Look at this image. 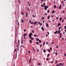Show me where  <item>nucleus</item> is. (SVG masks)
I'll list each match as a JSON object with an SVG mask.
<instances>
[{
	"instance_id": "nucleus-43",
	"label": "nucleus",
	"mask_w": 66,
	"mask_h": 66,
	"mask_svg": "<svg viewBox=\"0 0 66 66\" xmlns=\"http://www.w3.org/2000/svg\"><path fill=\"white\" fill-rule=\"evenodd\" d=\"M55 54L56 55H57V52H56L55 53Z\"/></svg>"
},
{
	"instance_id": "nucleus-57",
	"label": "nucleus",
	"mask_w": 66,
	"mask_h": 66,
	"mask_svg": "<svg viewBox=\"0 0 66 66\" xmlns=\"http://www.w3.org/2000/svg\"><path fill=\"white\" fill-rule=\"evenodd\" d=\"M39 25H40V22H39Z\"/></svg>"
},
{
	"instance_id": "nucleus-47",
	"label": "nucleus",
	"mask_w": 66,
	"mask_h": 66,
	"mask_svg": "<svg viewBox=\"0 0 66 66\" xmlns=\"http://www.w3.org/2000/svg\"><path fill=\"white\" fill-rule=\"evenodd\" d=\"M43 5H44V6H45V5H46V4L45 3H44L43 4Z\"/></svg>"
},
{
	"instance_id": "nucleus-39",
	"label": "nucleus",
	"mask_w": 66,
	"mask_h": 66,
	"mask_svg": "<svg viewBox=\"0 0 66 66\" xmlns=\"http://www.w3.org/2000/svg\"><path fill=\"white\" fill-rule=\"evenodd\" d=\"M47 12L48 13H49V10H47Z\"/></svg>"
},
{
	"instance_id": "nucleus-26",
	"label": "nucleus",
	"mask_w": 66,
	"mask_h": 66,
	"mask_svg": "<svg viewBox=\"0 0 66 66\" xmlns=\"http://www.w3.org/2000/svg\"><path fill=\"white\" fill-rule=\"evenodd\" d=\"M30 38V39H32V40H33V39H34L33 38L31 37Z\"/></svg>"
},
{
	"instance_id": "nucleus-53",
	"label": "nucleus",
	"mask_w": 66,
	"mask_h": 66,
	"mask_svg": "<svg viewBox=\"0 0 66 66\" xmlns=\"http://www.w3.org/2000/svg\"><path fill=\"white\" fill-rule=\"evenodd\" d=\"M48 21H49V22H51V23H52V22H51L50 21V20H48Z\"/></svg>"
},
{
	"instance_id": "nucleus-49",
	"label": "nucleus",
	"mask_w": 66,
	"mask_h": 66,
	"mask_svg": "<svg viewBox=\"0 0 66 66\" xmlns=\"http://www.w3.org/2000/svg\"><path fill=\"white\" fill-rule=\"evenodd\" d=\"M64 56H66V53H65L64 54Z\"/></svg>"
},
{
	"instance_id": "nucleus-21",
	"label": "nucleus",
	"mask_w": 66,
	"mask_h": 66,
	"mask_svg": "<svg viewBox=\"0 0 66 66\" xmlns=\"http://www.w3.org/2000/svg\"><path fill=\"white\" fill-rule=\"evenodd\" d=\"M32 33H34V30H32Z\"/></svg>"
},
{
	"instance_id": "nucleus-30",
	"label": "nucleus",
	"mask_w": 66,
	"mask_h": 66,
	"mask_svg": "<svg viewBox=\"0 0 66 66\" xmlns=\"http://www.w3.org/2000/svg\"><path fill=\"white\" fill-rule=\"evenodd\" d=\"M30 23H31V24H34V22H31Z\"/></svg>"
},
{
	"instance_id": "nucleus-10",
	"label": "nucleus",
	"mask_w": 66,
	"mask_h": 66,
	"mask_svg": "<svg viewBox=\"0 0 66 66\" xmlns=\"http://www.w3.org/2000/svg\"><path fill=\"white\" fill-rule=\"evenodd\" d=\"M43 52H44L45 53H46V50L44 49L43 50Z\"/></svg>"
},
{
	"instance_id": "nucleus-15",
	"label": "nucleus",
	"mask_w": 66,
	"mask_h": 66,
	"mask_svg": "<svg viewBox=\"0 0 66 66\" xmlns=\"http://www.w3.org/2000/svg\"><path fill=\"white\" fill-rule=\"evenodd\" d=\"M55 13V11H53L52 12V14H53V13Z\"/></svg>"
},
{
	"instance_id": "nucleus-54",
	"label": "nucleus",
	"mask_w": 66,
	"mask_h": 66,
	"mask_svg": "<svg viewBox=\"0 0 66 66\" xmlns=\"http://www.w3.org/2000/svg\"><path fill=\"white\" fill-rule=\"evenodd\" d=\"M40 26H41L42 25V23H40Z\"/></svg>"
},
{
	"instance_id": "nucleus-24",
	"label": "nucleus",
	"mask_w": 66,
	"mask_h": 66,
	"mask_svg": "<svg viewBox=\"0 0 66 66\" xmlns=\"http://www.w3.org/2000/svg\"><path fill=\"white\" fill-rule=\"evenodd\" d=\"M29 35H30L31 36V35H33V34H32V33H30V34H29Z\"/></svg>"
},
{
	"instance_id": "nucleus-3",
	"label": "nucleus",
	"mask_w": 66,
	"mask_h": 66,
	"mask_svg": "<svg viewBox=\"0 0 66 66\" xmlns=\"http://www.w3.org/2000/svg\"><path fill=\"white\" fill-rule=\"evenodd\" d=\"M23 36L24 37H25V36H27V35L26 34H24L23 35Z\"/></svg>"
},
{
	"instance_id": "nucleus-11",
	"label": "nucleus",
	"mask_w": 66,
	"mask_h": 66,
	"mask_svg": "<svg viewBox=\"0 0 66 66\" xmlns=\"http://www.w3.org/2000/svg\"><path fill=\"white\" fill-rule=\"evenodd\" d=\"M39 43H42V41H41V40H39Z\"/></svg>"
},
{
	"instance_id": "nucleus-46",
	"label": "nucleus",
	"mask_w": 66,
	"mask_h": 66,
	"mask_svg": "<svg viewBox=\"0 0 66 66\" xmlns=\"http://www.w3.org/2000/svg\"><path fill=\"white\" fill-rule=\"evenodd\" d=\"M24 38H25V41H26V37H24Z\"/></svg>"
},
{
	"instance_id": "nucleus-4",
	"label": "nucleus",
	"mask_w": 66,
	"mask_h": 66,
	"mask_svg": "<svg viewBox=\"0 0 66 66\" xmlns=\"http://www.w3.org/2000/svg\"><path fill=\"white\" fill-rule=\"evenodd\" d=\"M59 9H61V8H62V5H60V6L59 7Z\"/></svg>"
},
{
	"instance_id": "nucleus-25",
	"label": "nucleus",
	"mask_w": 66,
	"mask_h": 66,
	"mask_svg": "<svg viewBox=\"0 0 66 66\" xmlns=\"http://www.w3.org/2000/svg\"><path fill=\"white\" fill-rule=\"evenodd\" d=\"M60 35V36H62V34H61V33H60V34H59Z\"/></svg>"
},
{
	"instance_id": "nucleus-18",
	"label": "nucleus",
	"mask_w": 66,
	"mask_h": 66,
	"mask_svg": "<svg viewBox=\"0 0 66 66\" xmlns=\"http://www.w3.org/2000/svg\"><path fill=\"white\" fill-rule=\"evenodd\" d=\"M34 36H35V37H36V36H37V37H38L37 35H34Z\"/></svg>"
},
{
	"instance_id": "nucleus-32",
	"label": "nucleus",
	"mask_w": 66,
	"mask_h": 66,
	"mask_svg": "<svg viewBox=\"0 0 66 66\" xmlns=\"http://www.w3.org/2000/svg\"><path fill=\"white\" fill-rule=\"evenodd\" d=\"M60 29H61L60 27H59L58 28V30H59H59H60Z\"/></svg>"
},
{
	"instance_id": "nucleus-29",
	"label": "nucleus",
	"mask_w": 66,
	"mask_h": 66,
	"mask_svg": "<svg viewBox=\"0 0 66 66\" xmlns=\"http://www.w3.org/2000/svg\"><path fill=\"white\" fill-rule=\"evenodd\" d=\"M42 20H43L44 19V17L42 18Z\"/></svg>"
},
{
	"instance_id": "nucleus-17",
	"label": "nucleus",
	"mask_w": 66,
	"mask_h": 66,
	"mask_svg": "<svg viewBox=\"0 0 66 66\" xmlns=\"http://www.w3.org/2000/svg\"><path fill=\"white\" fill-rule=\"evenodd\" d=\"M30 44H32V40H30Z\"/></svg>"
},
{
	"instance_id": "nucleus-16",
	"label": "nucleus",
	"mask_w": 66,
	"mask_h": 66,
	"mask_svg": "<svg viewBox=\"0 0 66 66\" xmlns=\"http://www.w3.org/2000/svg\"><path fill=\"white\" fill-rule=\"evenodd\" d=\"M54 8H56V6L55 5H54Z\"/></svg>"
},
{
	"instance_id": "nucleus-27",
	"label": "nucleus",
	"mask_w": 66,
	"mask_h": 66,
	"mask_svg": "<svg viewBox=\"0 0 66 66\" xmlns=\"http://www.w3.org/2000/svg\"><path fill=\"white\" fill-rule=\"evenodd\" d=\"M45 45V42H44L43 43V45L44 46Z\"/></svg>"
},
{
	"instance_id": "nucleus-33",
	"label": "nucleus",
	"mask_w": 66,
	"mask_h": 66,
	"mask_svg": "<svg viewBox=\"0 0 66 66\" xmlns=\"http://www.w3.org/2000/svg\"><path fill=\"white\" fill-rule=\"evenodd\" d=\"M46 60H47V61H48L49 60V58H47L46 59Z\"/></svg>"
},
{
	"instance_id": "nucleus-8",
	"label": "nucleus",
	"mask_w": 66,
	"mask_h": 66,
	"mask_svg": "<svg viewBox=\"0 0 66 66\" xmlns=\"http://www.w3.org/2000/svg\"><path fill=\"white\" fill-rule=\"evenodd\" d=\"M31 58H30L29 60V63H31Z\"/></svg>"
},
{
	"instance_id": "nucleus-41",
	"label": "nucleus",
	"mask_w": 66,
	"mask_h": 66,
	"mask_svg": "<svg viewBox=\"0 0 66 66\" xmlns=\"http://www.w3.org/2000/svg\"><path fill=\"white\" fill-rule=\"evenodd\" d=\"M41 6L42 7H44V5H41Z\"/></svg>"
},
{
	"instance_id": "nucleus-52",
	"label": "nucleus",
	"mask_w": 66,
	"mask_h": 66,
	"mask_svg": "<svg viewBox=\"0 0 66 66\" xmlns=\"http://www.w3.org/2000/svg\"><path fill=\"white\" fill-rule=\"evenodd\" d=\"M26 29H24V32H26Z\"/></svg>"
},
{
	"instance_id": "nucleus-19",
	"label": "nucleus",
	"mask_w": 66,
	"mask_h": 66,
	"mask_svg": "<svg viewBox=\"0 0 66 66\" xmlns=\"http://www.w3.org/2000/svg\"><path fill=\"white\" fill-rule=\"evenodd\" d=\"M21 14L22 15H24L23 13L22 12L21 13Z\"/></svg>"
},
{
	"instance_id": "nucleus-6",
	"label": "nucleus",
	"mask_w": 66,
	"mask_h": 66,
	"mask_svg": "<svg viewBox=\"0 0 66 66\" xmlns=\"http://www.w3.org/2000/svg\"><path fill=\"white\" fill-rule=\"evenodd\" d=\"M41 29H42V30L43 31H44V28H43V27H42Z\"/></svg>"
},
{
	"instance_id": "nucleus-56",
	"label": "nucleus",
	"mask_w": 66,
	"mask_h": 66,
	"mask_svg": "<svg viewBox=\"0 0 66 66\" xmlns=\"http://www.w3.org/2000/svg\"><path fill=\"white\" fill-rule=\"evenodd\" d=\"M62 4H63V3H64V2H63V1H62Z\"/></svg>"
},
{
	"instance_id": "nucleus-55",
	"label": "nucleus",
	"mask_w": 66,
	"mask_h": 66,
	"mask_svg": "<svg viewBox=\"0 0 66 66\" xmlns=\"http://www.w3.org/2000/svg\"><path fill=\"white\" fill-rule=\"evenodd\" d=\"M53 62H54V61H51V63H53Z\"/></svg>"
},
{
	"instance_id": "nucleus-38",
	"label": "nucleus",
	"mask_w": 66,
	"mask_h": 66,
	"mask_svg": "<svg viewBox=\"0 0 66 66\" xmlns=\"http://www.w3.org/2000/svg\"><path fill=\"white\" fill-rule=\"evenodd\" d=\"M62 22H64V19H62Z\"/></svg>"
},
{
	"instance_id": "nucleus-2",
	"label": "nucleus",
	"mask_w": 66,
	"mask_h": 66,
	"mask_svg": "<svg viewBox=\"0 0 66 66\" xmlns=\"http://www.w3.org/2000/svg\"><path fill=\"white\" fill-rule=\"evenodd\" d=\"M61 24L60 23H58L57 24V26H58V27H59L60 26H61Z\"/></svg>"
},
{
	"instance_id": "nucleus-62",
	"label": "nucleus",
	"mask_w": 66,
	"mask_h": 66,
	"mask_svg": "<svg viewBox=\"0 0 66 66\" xmlns=\"http://www.w3.org/2000/svg\"><path fill=\"white\" fill-rule=\"evenodd\" d=\"M21 43L22 44H23V43L22 42H22H21Z\"/></svg>"
},
{
	"instance_id": "nucleus-13",
	"label": "nucleus",
	"mask_w": 66,
	"mask_h": 66,
	"mask_svg": "<svg viewBox=\"0 0 66 66\" xmlns=\"http://www.w3.org/2000/svg\"><path fill=\"white\" fill-rule=\"evenodd\" d=\"M62 18H60L59 19V20H60V21H61V20H62Z\"/></svg>"
},
{
	"instance_id": "nucleus-48",
	"label": "nucleus",
	"mask_w": 66,
	"mask_h": 66,
	"mask_svg": "<svg viewBox=\"0 0 66 66\" xmlns=\"http://www.w3.org/2000/svg\"><path fill=\"white\" fill-rule=\"evenodd\" d=\"M56 66H60V65H59L57 64L56 65Z\"/></svg>"
},
{
	"instance_id": "nucleus-20",
	"label": "nucleus",
	"mask_w": 66,
	"mask_h": 66,
	"mask_svg": "<svg viewBox=\"0 0 66 66\" xmlns=\"http://www.w3.org/2000/svg\"><path fill=\"white\" fill-rule=\"evenodd\" d=\"M27 16H28V13H27L26 14V17H27Z\"/></svg>"
},
{
	"instance_id": "nucleus-35",
	"label": "nucleus",
	"mask_w": 66,
	"mask_h": 66,
	"mask_svg": "<svg viewBox=\"0 0 66 66\" xmlns=\"http://www.w3.org/2000/svg\"><path fill=\"white\" fill-rule=\"evenodd\" d=\"M47 51H49V52H50V51L49 50H48Z\"/></svg>"
},
{
	"instance_id": "nucleus-60",
	"label": "nucleus",
	"mask_w": 66,
	"mask_h": 66,
	"mask_svg": "<svg viewBox=\"0 0 66 66\" xmlns=\"http://www.w3.org/2000/svg\"><path fill=\"white\" fill-rule=\"evenodd\" d=\"M33 50H34V52H35V49H33Z\"/></svg>"
},
{
	"instance_id": "nucleus-45",
	"label": "nucleus",
	"mask_w": 66,
	"mask_h": 66,
	"mask_svg": "<svg viewBox=\"0 0 66 66\" xmlns=\"http://www.w3.org/2000/svg\"><path fill=\"white\" fill-rule=\"evenodd\" d=\"M18 42L19 44V42H20V41H19V40H18Z\"/></svg>"
},
{
	"instance_id": "nucleus-59",
	"label": "nucleus",
	"mask_w": 66,
	"mask_h": 66,
	"mask_svg": "<svg viewBox=\"0 0 66 66\" xmlns=\"http://www.w3.org/2000/svg\"><path fill=\"white\" fill-rule=\"evenodd\" d=\"M40 47H42V45L41 44H40Z\"/></svg>"
},
{
	"instance_id": "nucleus-63",
	"label": "nucleus",
	"mask_w": 66,
	"mask_h": 66,
	"mask_svg": "<svg viewBox=\"0 0 66 66\" xmlns=\"http://www.w3.org/2000/svg\"><path fill=\"white\" fill-rule=\"evenodd\" d=\"M29 22H30V23H31V21H30V20H29Z\"/></svg>"
},
{
	"instance_id": "nucleus-51",
	"label": "nucleus",
	"mask_w": 66,
	"mask_h": 66,
	"mask_svg": "<svg viewBox=\"0 0 66 66\" xmlns=\"http://www.w3.org/2000/svg\"><path fill=\"white\" fill-rule=\"evenodd\" d=\"M19 23H18V26H19Z\"/></svg>"
},
{
	"instance_id": "nucleus-5",
	"label": "nucleus",
	"mask_w": 66,
	"mask_h": 66,
	"mask_svg": "<svg viewBox=\"0 0 66 66\" xmlns=\"http://www.w3.org/2000/svg\"><path fill=\"white\" fill-rule=\"evenodd\" d=\"M57 32H58L57 30H56V32H54V33L55 34H57Z\"/></svg>"
},
{
	"instance_id": "nucleus-61",
	"label": "nucleus",
	"mask_w": 66,
	"mask_h": 66,
	"mask_svg": "<svg viewBox=\"0 0 66 66\" xmlns=\"http://www.w3.org/2000/svg\"><path fill=\"white\" fill-rule=\"evenodd\" d=\"M62 64L61 63L60 64V65H62Z\"/></svg>"
},
{
	"instance_id": "nucleus-40",
	"label": "nucleus",
	"mask_w": 66,
	"mask_h": 66,
	"mask_svg": "<svg viewBox=\"0 0 66 66\" xmlns=\"http://www.w3.org/2000/svg\"><path fill=\"white\" fill-rule=\"evenodd\" d=\"M50 50H51L52 48H51V47H50Z\"/></svg>"
},
{
	"instance_id": "nucleus-42",
	"label": "nucleus",
	"mask_w": 66,
	"mask_h": 66,
	"mask_svg": "<svg viewBox=\"0 0 66 66\" xmlns=\"http://www.w3.org/2000/svg\"><path fill=\"white\" fill-rule=\"evenodd\" d=\"M64 28L65 29H66V26H64Z\"/></svg>"
},
{
	"instance_id": "nucleus-58",
	"label": "nucleus",
	"mask_w": 66,
	"mask_h": 66,
	"mask_svg": "<svg viewBox=\"0 0 66 66\" xmlns=\"http://www.w3.org/2000/svg\"><path fill=\"white\" fill-rule=\"evenodd\" d=\"M47 33H48V35H49V32H48V31L47 32Z\"/></svg>"
},
{
	"instance_id": "nucleus-14",
	"label": "nucleus",
	"mask_w": 66,
	"mask_h": 66,
	"mask_svg": "<svg viewBox=\"0 0 66 66\" xmlns=\"http://www.w3.org/2000/svg\"><path fill=\"white\" fill-rule=\"evenodd\" d=\"M46 26L47 27H49V26H48V24H46Z\"/></svg>"
},
{
	"instance_id": "nucleus-37",
	"label": "nucleus",
	"mask_w": 66,
	"mask_h": 66,
	"mask_svg": "<svg viewBox=\"0 0 66 66\" xmlns=\"http://www.w3.org/2000/svg\"><path fill=\"white\" fill-rule=\"evenodd\" d=\"M21 46H22V47H23V48H24V46L22 45H21Z\"/></svg>"
},
{
	"instance_id": "nucleus-12",
	"label": "nucleus",
	"mask_w": 66,
	"mask_h": 66,
	"mask_svg": "<svg viewBox=\"0 0 66 66\" xmlns=\"http://www.w3.org/2000/svg\"><path fill=\"white\" fill-rule=\"evenodd\" d=\"M29 37H30V38H31V37H32V36L31 35H29Z\"/></svg>"
},
{
	"instance_id": "nucleus-1",
	"label": "nucleus",
	"mask_w": 66,
	"mask_h": 66,
	"mask_svg": "<svg viewBox=\"0 0 66 66\" xmlns=\"http://www.w3.org/2000/svg\"><path fill=\"white\" fill-rule=\"evenodd\" d=\"M44 9H45V10H47V9H48V6H44Z\"/></svg>"
},
{
	"instance_id": "nucleus-7",
	"label": "nucleus",
	"mask_w": 66,
	"mask_h": 66,
	"mask_svg": "<svg viewBox=\"0 0 66 66\" xmlns=\"http://www.w3.org/2000/svg\"><path fill=\"white\" fill-rule=\"evenodd\" d=\"M58 33L59 34H60V32H61V31L60 30H59L58 31Z\"/></svg>"
},
{
	"instance_id": "nucleus-28",
	"label": "nucleus",
	"mask_w": 66,
	"mask_h": 66,
	"mask_svg": "<svg viewBox=\"0 0 66 66\" xmlns=\"http://www.w3.org/2000/svg\"><path fill=\"white\" fill-rule=\"evenodd\" d=\"M34 24H36V22H35L34 23Z\"/></svg>"
},
{
	"instance_id": "nucleus-44",
	"label": "nucleus",
	"mask_w": 66,
	"mask_h": 66,
	"mask_svg": "<svg viewBox=\"0 0 66 66\" xmlns=\"http://www.w3.org/2000/svg\"><path fill=\"white\" fill-rule=\"evenodd\" d=\"M56 48H59V46H56Z\"/></svg>"
},
{
	"instance_id": "nucleus-23",
	"label": "nucleus",
	"mask_w": 66,
	"mask_h": 66,
	"mask_svg": "<svg viewBox=\"0 0 66 66\" xmlns=\"http://www.w3.org/2000/svg\"><path fill=\"white\" fill-rule=\"evenodd\" d=\"M57 60H55V63L56 64V63H57Z\"/></svg>"
},
{
	"instance_id": "nucleus-31",
	"label": "nucleus",
	"mask_w": 66,
	"mask_h": 66,
	"mask_svg": "<svg viewBox=\"0 0 66 66\" xmlns=\"http://www.w3.org/2000/svg\"><path fill=\"white\" fill-rule=\"evenodd\" d=\"M38 65H39V66H40V65L41 64L39 63H38Z\"/></svg>"
},
{
	"instance_id": "nucleus-50",
	"label": "nucleus",
	"mask_w": 66,
	"mask_h": 66,
	"mask_svg": "<svg viewBox=\"0 0 66 66\" xmlns=\"http://www.w3.org/2000/svg\"><path fill=\"white\" fill-rule=\"evenodd\" d=\"M47 18L48 19H50V18H49V17H48Z\"/></svg>"
},
{
	"instance_id": "nucleus-36",
	"label": "nucleus",
	"mask_w": 66,
	"mask_h": 66,
	"mask_svg": "<svg viewBox=\"0 0 66 66\" xmlns=\"http://www.w3.org/2000/svg\"><path fill=\"white\" fill-rule=\"evenodd\" d=\"M49 54H48V55H47V57H49Z\"/></svg>"
},
{
	"instance_id": "nucleus-64",
	"label": "nucleus",
	"mask_w": 66,
	"mask_h": 66,
	"mask_svg": "<svg viewBox=\"0 0 66 66\" xmlns=\"http://www.w3.org/2000/svg\"><path fill=\"white\" fill-rule=\"evenodd\" d=\"M46 44H47H47H48V42H46Z\"/></svg>"
},
{
	"instance_id": "nucleus-22",
	"label": "nucleus",
	"mask_w": 66,
	"mask_h": 66,
	"mask_svg": "<svg viewBox=\"0 0 66 66\" xmlns=\"http://www.w3.org/2000/svg\"><path fill=\"white\" fill-rule=\"evenodd\" d=\"M36 43L37 45H38V44H39V43L38 42H36Z\"/></svg>"
},
{
	"instance_id": "nucleus-9",
	"label": "nucleus",
	"mask_w": 66,
	"mask_h": 66,
	"mask_svg": "<svg viewBox=\"0 0 66 66\" xmlns=\"http://www.w3.org/2000/svg\"><path fill=\"white\" fill-rule=\"evenodd\" d=\"M21 22L22 23H23L24 22V21H23V20L22 19H21Z\"/></svg>"
},
{
	"instance_id": "nucleus-34",
	"label": "nucleus",
	"mask_w": 66,
	"mask_h": 66,
	"mask_svg": "<svg viewBox=\"0 0 66 66\" xmlns=\"http://www.w3.org/2000/svg\"><path fill=\"white\" fill-rule=\"evenodd\" d=\"M36 39L37 40V41H38V40H39V39L38 38V39Z\"/></svg>"
}]
</instances>
